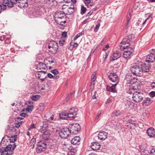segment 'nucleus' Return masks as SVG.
I'll list each match as a JSON object with an SVG mask.
<instances>
[{"label":"nucleus","mask_w":155,"mask_h":155,"mask_svg":"<svg viewBox=\"0 0 155 155\" xmlns=\"http://www.w3.org/2000/svg\"><path fill=\"white\" fill-rule=\"evenodd\" d=\"M142 64V62L139 61L134 63L131 68L132 73L138 77L141 76L143 75Z\"/></svg>","instance_id":"nucleus-1"},{"label":"nucleus","mask_w":155,"mask_h":155,"mask_svg":"<svg viewBox=\"0 0 155 155\" xmlns=\"http://www.w3.org/2000/svg\"><path fill=\"white\" fill-rule=\"evenodd\" d=\"M48 48L49 51L51 53L53 54H55L58 50V43L54 41H51L49 44Z\"/></svg>","instance_id":"nucleus-2"},{"label":"nucleus","mask_w":155,"mask_h":155,"mask_svg":"<svg viewBox=\"0 0 155 155\" xmlns=\"http://www.w3.org/2000/svg\"><path fill=\"white\" fill-rule=\"evenodd\" d=\"M144 95L142 92L135 91L133 94V100L137 103L140 102L143 100Z\"/></svg>","instance_id":"nucleus-3"},{"label":"nucleus","mask_w":155,"mask_h":155,"mask_svg":"<svg viewBox=\"0 0 155 155\" xmlns=\"http://www.w3.org/2000/svg\"><path fill=\"white\" fill-rule=\"evenodd\" d=\"M68 128L71 134H77L81 129L80 125L77 123L70 124Z\"/></svg>","instance_id":"nucleus-4"},{"label":"nucleus","mask_w":155,"mask_h":155,"mask_svg":"<svg viewBox=\"0 0 155 155\" xmlns=\"http://www.w3.org/2000/svg\"><path fill=\"white\" fill-rule=\"evenodd\" d=\"M60 136L62 138H67L71 133L68 128H62L59 131Z\"/></svg>","instance_id":"nucleus-5"},{"label":"nucleus","mask_w":155,"mask_h":155,"mask_svg":"<svg viewBox=\"0 0 155 155\" xmlns=\"http://www.w3.org/2000/svg\"><path fill=\"white\" fill-rule=\"evenodd\" d=\"M47 143L45 141H41L37 145L36 150L38 153H40L41 152L45 151L47 148Z\"/></svg>","instance_id":"nucleus-6"},{"label":"nucleus","mask_w":155,"mask_h":155,"mask_svg":"<svg viewBox=\"0 0 155 155\" xmlns=\"http://www.w3.org/2000/svg\"><path fill=\"white\" fill-rule=\"evenodd\" d=\"M150 54L147 56L146 61L148 63L153 62L155 61V50L152 49Z\"/></svg>","instance_id":"nucleus-7"},{"label":"nucleus","mask_w":155,"mask_h":155,"mask_svg":"<svg viewBox=\"0 0 155 155\" xmlns=\"http://www.w3.org/2000/svg\"><path fill=\"white\" fill-rule=\"evenodd\" d=\"M130 40L127 38H124L121 42L120 45V49L124 51L126 49L127 45H129Z\"/></svg>","instance_id":"nucleus-8"},{"label":"nucleus","mask_w":155,"mask_h":155,"mask_svg":"<svg viewBox=\"0 0 155 155\" xmlns=\"http://www.w3.org/2000/svg\"><path fill=\"white\" fill-rule=\"evenodd\" d=\"M48 66L45 63H43L42 62L39 63L38 65L37 69L40 70L39 72L40 73L43 72L45 73L44 71H43V70H46L47 69Z\"/></svg>","instance_id":"nucleus-9"},{"label":"nucleus","mask_w":155,"mask_h":155,"mask_svg":"<svg viewBox=\"0 0 155 155\" xmlns=\"http://www.w3.org/2000/svg\"><path fill=\"white\" fill-rule=\"evenodd\" d=\"M121 55V53L118 51H115L111 56L110 60L111 61L117 60L120 57Z\"/></svg>","instance_id":"nucleus-10"},{"label":"nucleus","mask_w":155,"mask_h":155,"mask_svg":"<svg viewBox=\"0 0 155 155\" xmlns=\"http://www.w3.org/2000/svg\"><path fill=\"white\" fill-rule=\"evenodd\" d=\"M107 134L106 132L102 131L99 132L98 134V137L99 139L101 140H104L107 138Z\"/></svg>","instance_id":"nucleus-11"},{"label":"nucleus","mask_w":155,"mask_h":155,"mask_svg":"<svg viewBox=\"0 0 155 155\" xmlns=\"http://www.w3.org/2000/svg\"><path fill=\"white\" fill-rule=\"evenodd\" d=\"M153 100L150 97H146L144 98L142 102L143 105L145 106H149L152 102Z\"/></svg>","instance_id":"nucleus-12"},{"label":"nucleus","mask_w":155,"mask_h":155,"mask_svg":"<svg viewBox=\"0 0 155 155\" xmlns=\"http://www.w3.org/2000/svg\"><path fill=\"white\" fill-rule=\"evenodd\" d=\"M90 147L93 150L96 151L100 149L101 145L98 142H95L91 143Z\"/></svg>","instance_id":"nucleus-13"},{"label":"nucleus","mask_w":155,"mask_h":155,"mask_svg":"<svg viewBox=\"0 0 155 155\" xmlns=\"http://www.w3.org/2000/svg\"><path fill=\"white\" fill-rule=\"evenodd\" d=\"M142 73L143 74V72H147L149 71L150 69L151 68L150 66L148 63H145L142 62Z\"/></svg>","instance_id":"nucleus-14"},{"label":"nucleus","mask_w":155,"mask_h":155,"mask_svg":"<svg viewBox=\"0 0 155 155\" xmlns=\"http://www.w3.org/2000/svg\"><path fill=\"white\" fill-rule=\"evenodd\" d=\"M147 133L150 137H152L155 136V130L152 127L149 128L147 131Z\"/></svg>","instance_id":"nucleus-15"},{"label":"nucleus","mask_w":155,"mask_h":155,"mask_svg":"<svg viewBox=\"0 0 155 155\" xmlns=\"http://www.w3.org/2000/svg\"><path fill=\"white\" fill-rule=\"evenodd\" d=\"M80 138L78 136L74 137L71 140V143L74 145H78L80 143Z\"/></svg>","instance_id":"nucleus-16"},{"label":"nucleus","mask_w":155,"mask_h":155,"mask_svg":"<svg viewBox=\"0 0 155 155\" xmlns=\"http://www.w3.org/2000/svg\"><path fill=\"white\" fill-rule=\"evenodd\" d=\"M55 18H66V15L64 13L61 12H56L54 16Z\"/></svg>","instance_id":"nucleus-17"},{"label":"nucleus","mask_w":155,"mask_h":155,"mask_svg":"<svg viewBox=\"0 0 155 155\" xmlns=\"http://www.w3.org/2000/svg\"><path fill=\"white\" fill-rule=\"evenodd\" d=\"M44 62L47 66H49L48 65H51L54 63V59L51 57H48L44 60Z\"/></svg>","instance_id":"nucleus-18"},{"label":"nucleus","mask_w":155,"mask_h":155,"mask_svg":"<svg viewBox=\"0 0 155 155\" xmlns=\"http://www.w3.org/2000/svg\"><path fill=\"white\" fill-rule=\"evenodd\" d=\"M131 88L134 90H136L140 89L141 87V83L140 81H137L134 84Z\"/></svg>","instance_id":"nucleus-19"},{"label":"nucleus","mask_w":155,"mask_h":155,"mask_svg":"<svg viewBox=\"0 0 155 155\" xmlns=\"http://www.w3.org/2000/svg\"><path fill=\"white\" fill-rule=\"evenodd\" d=\"M60 117L61 119L67 120L68 118V113L66 112H62L60 114Z\"/></svg>","instance_id":"nucleus-20"},{"label":"nucleus","mask_w":155,"mask_h":155,"mask_svg":"<svg viewBox=\"0 0 155 155\" xmlns=\"http://www.w3.org/2000/svg\"><path fill=\"white\" fill-rule=\"evenodd\" d=\"M71 7H69L67 9L68 13L67 14H72L73 12L76 10V8L74 7V5H71Z\"/></svg>","instance_id":"nucleus-21"},{"label":"nucleus","mask_w":155,"mask_h":155,"mask_svg":"<svg viewBox=\"0 0 155 155\" xmlns=\"http://www.w3.org/2000/svg\"><path fill=\"white\" fill-rule=\"evenodd\" d=\"M130 79V78H126L125 79H127L128 83L131 84H134L137 81V78H132L131 79Z\"/></svg>","instance_id":"nucleus-22"},{"label":"nucleus","mask_w":155,"mask_h":155,"mask_svg":"<svg viewBox=\"0 0 155 155\" xmlns=\"http://www.w3.org/2000/svg\"><path fill=\"white\" fill-rule=\"evenodd\" d=\"M132 53L131 52L124 50V51L123 56L124 58H130L131 56V55Z\"/></svg>","instance_id":"nucleus-23"},{"label":"nucleus","mask_w":155,"mask_h":155,"mask_svg":"<svg viewBox=\"0 0 155 155\" xmlns=\"http://www.w3.org/2000/svg\"><path fill=\"white\" fill-rule=\"evenodd\" d=\"M50 134L48 132H45V133H43L42 135V139L45 140H48L50 136Z\"/></svg>","instance_id":"nucleus-24"},{"label":"nucleus","mask_w":155,"mask_h":155,"mask_svg":"<svg viewBox=\"0 0 155 155\" xmlns=\"http://www.w3.org/2000/svg\"><path fill=\"white\" fill-rule=\"evenodd\" d=\"M49 147L50 148L53 149L54 151H56L58 150V145L52 143H50L49 144Z\"/></svg>","instance_id":"nucleus-25"},{"label":"nucleus","mask_w":155,"mask_h":155,"mask_svg":"<svg viewBox=\"0 0 155 155\" xmlns=\"http://www.w3.org/2000/svg\"><path fill=\"white\" fill-rule=\"evenodd\" d=\"M78 111V109L74 107L70 108L69 110V112L72 113L75 116L77 114Z\"/></svg>","instance_id":"nucleus-26"},{"label":"nucleus","mask_w":155,"mask_h":155,"mask_svg":"<svg viewBox=\"0 0 155 155\" xmlns=\"http://www.w3.org/2000/svg\"><path fill=\"white\" fill-rule=\"evenodd\" d=\"M106 90L107 91L110 92H112L113 93H115L117 92L115 89H114V87L110 86L107 85L106 86Z\"/></svg>","instance_id":"nucleus-27"},{"label":"nucleus","mask_w":155,"mask_h":155,"mask_svg":"<svg viewBox=\"0 0 155 155\" xmlns=\"http://www.w3.org/2000/svg\"><path fill=\"white\" fill-rule=\"evenodd\" d=\"M40 97V95L39 94L33 95L31 96V99L32 100L35 101L38 100Z\"/></svg>","instance_id":"nucleus-28"},{"label":"nucleus","mask_w":155,"mask_h":155,"mask_svg":"<svg viewBox=\"0 0 155 155\" xmlns=\"http://www.w3.org/2000/svg\"><path fill=\"white\" fill-rule=\"evenodd\" d=\"M9 7L12 8L14 5L17 3V0H9Z\"/></svg>","instance_id":"nucleus-29"},{"label":"nucleus","mask_w":155,"mask_h":155,"mask_svg":"<svg viewBox=\"0 0 155 155\" xmlns=\"http://www.w3.org/2000/svg\"><path fill=\"white\" fill-rule=\"evenodd\" d=\"M12 144H9L7 146L4 148V151L5 152H7L10 150L12 147Z\"/></svg>","instance_id":"nucleus-30"},{"label":"nucleus","mask_w":155,"mask_h":155,"mask_svg":"<svg viewBox=\"0 0 155 155\" xmlns=\"http://www.w3.org/2000/svg\"><path fill=\"white\" fill-rule=\"evenodd\" d=\"M9 138L10 137L8 136L7 135L4 136L2 139L0 144H1V143L3 142H8V140H9Z\"/></svg>","instance_id":"nucleus-31"},{"label":"nucleus","mask_w":155,"mask_h":155,"mask_svg":"<svg viewBox=\"0 0 155 155\" xmlns=\"http://www.w3.org/2000/svg\"><path fill=\"white\" fill-rule=\"evenodd\" d=\"M68 118H70V119L71 120H73L76 117V116H75L74 115H73V114L71 113V112H69L68 111Z\"/></svg>","instance_id":"nucleus-32"},{"label":"nucleus","mask_w":155,"mask_h":155,"mask_svg":"<svg viewBox=\"0 0 155 155\" xmlns=\"http://www.w3.org/2000/svg\"><path fill=\"white\" fill-rule=\"evenodd\" d=\"M87 10V8L85 7L84 5H81V13L82 15H83L85 12Z\"/></svg>","instance_id":"nucleus-33"},{"label":"nucleus","mask_w":155,"mask_h":155,"mask_svg":"<svg viewBox=\"0 0 155 155\" xmlns=\"http://www.w3.org/2000/svg\"><path fill=\"white\" fill-rule=\"evenodd\" d=\"M24 122V121H22L16 122L15 123V127L16 128H19L20 126L23 124Z\"/></svg>","instance_id":"nucleus-34"},{"label":"nucleus","mask_w":155,"mask_h":155,"mask_svg":"<svg viewBox=\"0 0 155 155\" xmlns=\"http://www.w3.org/2000/svg\"><path fill=\"white\" fill-rule=\"evenodd\" d=\"M9 3L8 0H3L2 4L3 6H7L9 7Z\"/></svg>","instance_id":"nucleus-35"},{"label":"nucleus","mask_w":155,"mask_h":155,"mask_svg":"<svg viewBox=\"0 0 155 155\" xmlns=\"http://www.w3.org/2000/svg\"><path fill=\"white\" fill-rule=\"evenodd\" d=\"M41 128L39 130V131L41 132L42 133H45V132H48L49 130H48L47 129L45 128H44V127L43 126L41 127Z\"/></svg>","instance_id":"nucleus-36"},{"label":"nucleus","mask_w":155,"mask_h":155,"mask_svg":"<svg viewBox=\"0 0 155 155\" xmlns=\"http://www.w3.org/2000/svg\"><path fill=\"white\" fill-rule=\"evenodd\" d=\"M33 107L34 106L33 105H28L26 108V110L27 111L30 112L32 111V109H33Z\"/></svg>","instance_id":"nucleus-37"},{"label":"nucleus","mask_w":155,"mask_h":155,"mask_svg":"<svg viewBox=\"0 0 155 155\" xmlns=\"http://www.w3.org/2000/svg\"><path fill=\"white\" fill-rule=\"evenodd\" d=\"M122 113H121L120 111L118 110L117 111L113 113L112 114L114 116H115L117 117L118 116H120L122 114Z\"/></svg>","instance_id":"nucleus-38"},{"label":"nucleus","mask_w":155,"mask_h":155,"mask_svg":"<svg viewBox=\"0 0 155 155\" xmlns=\"http://www.w3.org/2000/svg\"><path fill=\"white\" fill-rule=\"evenodd\" d=\"M108 55V53L107 52H105L104 54L103 57V63L105 62L106 59L107 58Z\"/></svg>","instance_id":"nucleus-39"},{"label":"nucleus","mask_w":155,"mask_h":155,"mask_svg":"<svg viewBox=\"0 0 155 155\" xmlns=\"http://www.w3.org/2000/svg\"><path fill=\"white\" fill-rule=\"evenodd\" d=\"M18 3H17V5L20 8H22L24 7L25 6L24 3H23L20 0H19V1H18Z\"/></svg>","instance_id":"nucleus-40"},{"label":"nucleus","mask_w":155,"mask_h":155,"mask_svg":"<svg viewBox=\"0 0 155 155\" xmlns=\"http://www.w3.org/2000/svg\"><path fill=\"white\" fill-rule=\"evenodd\" d=\"M129 45H127L126 46V49L125 50H126V51H129L133 53V52L134 51L133 49L130 47H129Z\"/></svg>","instance_id":"nucleus-41"},{"label":"nucleus","mask_w":155,"mask_h":155,"mask_svg":"<svg viewBox=\"0 0 155 155\" xmlns=\"http://www.w3.org/2000/svg\"><path fill=\"white\" fill-rule=\"evenodd\" d=\"M11 138H14L13 139H9V140H10V142L14 143L15 141L16 140V139L17 138V135H14L13 136H12Z\"/></svg>","instance_id":"nucleus-42"},{"label":"nucleus","mask_w":155,"mask_h":155,"mask_svg":"<svg viewBox=\"0 0 155 155\" xmlns=\"http://www.w3.org/2000/svg\"><path fill=\"white\" fill-rule=\"evenodd\" d=\"M108 78H118L117 75L114 73H111L108 76Z\"/></svg>","instance_id":"nucleus-43"},{"label":"nucleus","mask_w":155,"mask_h":155,"mask_svg":"<svg viewBox=\"0 0 155 155\" xmlns=\"http://www.w3.org/2000/svg\"><path fill=\"white\" fill-rule=\"evenodd\" d=\"M96 78H92L91 79V83L90 86H91L94 87L95 84V81L96 80Z\"/></svg>","instance_id":"nucleus-44"},{"label":"nucleus","mask_w":155,"mask_h":155,"mask_svg":"<svg viewBox=\"0 0 155 155\" xmlns=\"http://www.w3.org/2000/svg\"><path fill=\"white\" fill-rule=\"evenodd\" d=\"M65 42V39L64 38H61L59 41V44L60 45L62 46L64 43Z\"/></svg>","instance_id":"nucleus-45"},{"label":"nucleus","mask_w":155,"mask_h":155,"mask_svg":"<svg viewBox=\"0 0 155 155\" xmlns=\"http://www.w3.org/2000/svg\"><path fill=\"white\" fill-rule=\"evenodd\" d=\"M64 18H55V20L56 22L59 25H62V21H61V19H63Z\"/></svg>","instance_id":"nucleus-46"},{"label":"nucleus","mask_w":155,"mask_h":155,"mask_svg":"<svg viewBox=\"0 0 155 155\" xmlns=\"http://www.w3.org/2000/svg\"><path fill=\"white\" fill-rule=\"evenodd\" d=\"M51 72L53 74H54V75H56L59 73V71L57 69L52 70L51 71Z\"/></svg>","instance_id":"nucleus-47"},{"label":"nucleus","mask_w":155,"mask_h":155,"mask_svg":"<svg viewBox=\"0 0 155 155\" xmlns=\"http://www.w3.org/2000/svg\"><path fill=\"white\" fill-rule=\"evenodd\" d=\"M119 78H109L110 80L114 82L118 83Z\"/></svg>","instance_id":"nucleus-48"},{"label":"nucleus","mask_w":155,"mask_h":155,"mask_svg":"<svg viewBox=\"0 0 155 155\" xmlns=\"http://www.w3.org/2000/svg\"><path fill=\"white\" fill-rule=\"evenodd\" d=\"M131 13L130 12L127 15V25H128L129 22L130 21L131 19Z\"/></svg>","instance_id":"nucleus-49"},{"label":"nucleus","mask_w":155,"mask_h":155,"mask_svg":"<svg viewBox=\"0 0 155 155\" xmlns=\"http://www.w3.org/2000/svg\"><path fill=\"white\" fill-rule=\"evenodd\" d=\"M83 35V33L82 32L79 33L74 38V40H76L78 38H79L80 36Z\"/></svg>","instance_id":"nucleus-50"},{"label":"nucleus","mask_w":155,"mask_h":155,"mask_svg":"<svg viewBox=\"0 0 155 155\" xmlns=\"http://www.w3.org/2000/svg\"><path fill=\"white\" fill-rule=\"evenodd\" d=\"M39 90L40 91H42L43 90H47L46 87L45 86H43V84H42V86L38 87Z\"/></svg>","instance_id":"nucleus-51"},{"label":"nucleus","mask_w":155,"mask_h":155,"mask_svg":"<svg viewBox=\"0 0 155 155\" xmlns=\"http://www.w3.org/2000/svg\"><path fill=\"white\" fill-rule=\"evenodd\" d=\"M149 95L151 97H153L155 96V92L152 91L149 94Z\"/></svg>","instance_id":"nucleus-52"},{"label":"nucleus","mask_w":155,"mask_h":155,"mask_svg":"<svg viewBox=\"0 0 155 155\" xmlns=\"http://www.w3.org/2000/svg\"><path fill=\"white\" fill-rule=\"evenodd\" d=\"M100 26V24H98V25L96 26L94 28V30L95 32L97 31L98 30Z\"/></svg>","instance_id":"nucleus-53"},{"label":"nucleus","mask_w":155,"mask_h":155,"mask_svg":"<svg viewBox=\"0 0 155 155\" xmlns=\"http://www.w3.org/2000/svg\"><path fill=\"white\" fill-rule=\"evenodd\" d=\"M19 115L21 116L25 117H28V115H27L26 113H21Z\"/></svg>","instance_id":"nucleus-54"},{"label":"nucleus","mask_w":155,"mask_h":155,"mask_svg":"<svg viewBox=\"0 0 155 155\" xmlns=\"http://www.w3.org/2000/svg\"><path fill=\"white\" fill-rule=\"evenodd\" d=\"M14 153V151L12 150H10L9 152H7L6 153H4L5 155H12Z\"/></svg>","instance_id":"nucleus-55"},{"label":"nucleus","mask_w":155,"mask_h":155,"mask_svg":"<svg viewBox=\"0 0 155 155\" xmlns=\"http://www.w3.org/2000/svg\"><path fill=\"white\" fill-rule=\"evenodd\" d=\"M150 155H155V148H153L150 151Z\"/></svg>","instance_id":"nucleus-56"},{"label":"nucleus","mask_w":155,"mask_h":155,"mask_svg":"<svg viewBox=\"0 0 155 155\" xmlns=\"http://www.w3.org/2000/svg\"><path fill=\"white\" fill-rule=\"evenodd\" d=\"M35 142H36V139L34 138H32L30 141L31 143H32V144H33L35 143Z\"/></svg>","instance_id":"nucleus-57"},{"label":"nucleus","mask_w":155,"mask_h":155,"mask_svg":"<svg viewBox=\"0 0 155 155\" xmlns=\"http://www.w3.org/2000/svg\"><path fill=\"white\" fill-rule=\"evenodd\" d=\"M91 2V0H85L84 1V3L87 5V6L88 7L89 6L88 4Z\"/></svg>","instance_id":"nucleus-58"},{"label":"nucleus","mask_w":155,"mask_h":155,"mask_svg":"<svg viewBox=\"0 0 155 155\" xmlns=\"http://www.w3.org/2000/svg\"><path fill=\"white\" fill-rule=\"evenodd\" d=\"M90 19V18L89 17V18H87V19H85L84 21H83L82 22V24L84 25V24H86L88 20L89 19Z\"/></svg>","instance_id":"nucleus-59"},{"label":"nucleus","mask_w":155,"mask_h":155,"mask_svg":"<svg viewBox=\"0 0 155 155\" xmlns=\"http://www.w3.org/2000/svg\"><path fill=\"white\" fill-rule=\"evenodd\" d=\"M35 128V125L34 124H32L29 127V129H32L34 128Z\"/></svg>","instance_id":"nucleus-60"},{"label":"nucleus","mask_w":155,"mask_h":155,"mask_svg":"<svg viewBox=\"0 0 155 155\" xmlns=\"http://www.w3.org/2000/svg\"><path fill=\"white\" fill-rule=\"evenodd\" d=\"M67 35V32L66 31L63 32L62 33V35L64 38L66 37Z\"/></svg>","instance_id":"nucleus-61"},{"label":"nucleus","mask_w":155,"mask_h":155,"mask_svg":"<svg viewBox=\"0 0 155 155\" xmlns=\"http://www.w3.org/2000/svg\"><path fill=\"white\" fill-rule=\"evenodd\" d=\"M93 10H91L89 12H88L87 15V16H90L93 13Z\"/></svg>","instance_id":"nucleus-62"},{"label":"nucleus","mask_w":155,"mask_h":155,"mask_svg":"<svg viewBox=\"0 0 155 155\" xmlns=\"http://www.w3.org/2000/svg\"><path fill=\"white\" fill-rule=\"evenodd\" d=\"M33 14L36 17H39V12H34L33 13Z\"/></svg>","instance_id":"nucleus-63"},{"label":"nucleus","mask_w":155,"mask_h":155,"mask_svg":"<svg viewBox=\"0 0 155 155\" xmlns=\"http://www.w3.org/2000/svg\"><path fill=\"white\" fill-rule=\"evenodd\" d=\"M109 47V46L108 45H106L105 47L103 48V50L106 51L107 49Z\"/></svg>","instance_id":"nucleus-64"}]
</instances>
